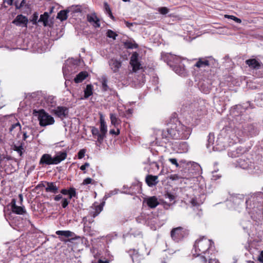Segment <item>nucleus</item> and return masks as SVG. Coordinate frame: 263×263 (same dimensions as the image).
Returning <instances> with one entry per match:
<instances>
[{"instance_id":"nucleus-1","label":"nucleus","mask_w":263,"mask_h":263,"mask_svg":"<svg viewBox=\"0 0 263 263\" xmlns=\"http://www.w3.org/2000/svg\"><path fill=\"white\" fill-rule=\"evenodd\" d=\"M206 147L210 151H222L231 144L238 142V137L234 135L233 132L229 128H223L218 135L217 140L214 142V135H209Z\"/></svg>"},{"instance_id":"nucleus-2","label":"nucleus","mask_w":263,"mask_h":263,"mask_svg":"<svg viewBox=\"0 0 263 263\" xmlns=\"http://www.w3.org/2000/svg\"><path fill=\"white\" fill-rule=\"evenodd\" d=\"M162 58L177 74L181 77H186L187 75V71L184 65L181 63L180 57L171 53H165L162 54Z\"/></svg>"},{"instance_id":"nucleus-3","label":"nucleus","mask_w":263,"mask_h":263,"mask_svg":"<svg viewBox=\"0 0 263 263\" xmlns=\"http://www.w3.org/2000/svg\"><path fill=\"white\" fill-rule=\"evenodd\" d=\"M212 243L213 242L211 240L207 239L204 236L200 238L195 241L194 245L195 253L193 255L200 256L202 254H205L212 247Z\"/></svg>"},{"instance_id":"nucleus-4","label":"nucleus","mask_w":263,"mask_h":263,"mask_svg":"<svg viewBox=\"0 0 263 263\" xmlns=\"http://www.w3.org/2000/svg\"><path fill=\"white\" fill-rule=\"evenodd\" d=\"M67 153L66 152H60L53 157L48 154H43L40 160V164L55 165L60 163L66 158Z\"/></svg>"},{"instance_id":"nucleus-5","label":"nucleus","mask_w":263,"mask_h":263,"mask_svg":"<svg viewBox=\"0 0 263 263\" xmlns=\"http://www.w3.org/2000/svg\"><path fill=\"white\" fill-rule=\"evenodd\" d=\"M100 126L99 129L95 126H91L90 128L93 137L97 139L98 143L101 144L104 138H106V134L107 133V126L102 116L100 119Z\"/></svg>"},{"instance_id":"nucleus-6","label":"nucleus","mask_w":263,"mask_h":263,"mask_svg":"<svg viewBox=\"0 0 263 263\" xmlns=\"http://www.w3.org/2000/svg\"><path fill=\"white\" fill-rule=\"evenodd\" d=\"M236 166L239 167L242 169L251 170L252 172L258 173L259 172V167L254 166L252 162V157L250 155H242L236 161Z\"/></svg>"},{"instance_id":"nucleus-7","label":"nucleus","mask_w":263,"mask_h":263,"mask_svg":"<svg viewBox=\"0 0 263 263\" xmlns=\"http://www.w3.org/2000/svg\"><path fill=\"white\" fill-rule=\"evenodd\" d=\"M32 114L34 116L37 117L39 124L41 126L52 125L54 122V118L46 113L44 109H33Z\"/></svg>"},{"instance_id":"nucleus-8","label":"nucleus","mask_w":263,"mask_h":263,"mask_svg":"<svg viewBox=\"0 0 263 263\" xmlns=\"http://www.w3.org/2000/svg\"><path fill=\"white\" fill-rule=\"evenodd\" d=\"M189 235V230L184 228L179 227L174 228L171 232L172 238L175 242H178Z\"/></svg>"},{"instance_id":"nucleus-9","label":"nucleus","mask_w":263,"mask_h":263,"mask_svg":"<svg viewBox=\"0 0 263 263\" xmlns=\"http://www.w3.org/2000/svg\"><path fill=\"white\" fill-rule=\"evenodd\" d=\"M191 114L192 118L197 120L206 113V109L204 105H200L198 102L192 103L190 106Z\"/></svg>"},{"instance_id":"nucleus-10","label":"nucleus","mask_w":263,"mask_h":263,"mask_svg":"<svg viewBox=\"0 0 263 263\" xmlns=\"http://www.w3.org/2000/svg\"><path fill=\"white\" fill-rule=\"evenodd\" d=\"M242 128V130L239 132L237 134V136H236V137H238V141H239V138L243 136H253L257 134L256 129L252 124H245Z\"/></svg>"},{"instance_id":"nucleus-11","label":"nucleus","mask_w":263,"mask_h":263,"mask_svg":"<svg viewBox=\"0 0 263 263\" xmlns=\"http://www.w3.org/2000/svg\"><path fill=\"white\" fill-rule=\"evenodd\" d=\"M35 130L30 126H25L23 129V140L26 141H31L34 138Z\"/></svg>"},{"instance_id":"nucleus-12","label":"nucleus","mask_w":263,"mask_h":263,"mask_svg":"<svg viewBox=\"0 0 263 263\" xmlns=\"http://www.w3.org/2000/svg\"><path fill=\"white\" fill-rule=\"evenodd\" d=\"M178 133L179 134L180 139H188L191 134V129L182 124H179L177 125Z\"/></svg>"},{"instance_id":"nucleus-13","label":"nucleus","mask_w":263,"mask_h":263,"mask_svg":"<svg viewBox=\"0 0 263 263\" xmlns=\"http://www.w3.org/2000/svg\"><path fill=\"white\" fill-rule=\"evenodd\" d=\"M53 114L63 120L68 116L69 109L65 106H58L53 110Z\"/></svg>"},{"instance_id":"nucleus-14","label":"nucleus","mask_w":263,"mask_h":263,"mask_svg":"<svg viewBox=\"0 0 263 263\" xmlns=\"http://www.w3.org/2000/svg\"><path fill=\"white\" fill-rule=\"evenodd\" d=\"M108 63L110 69L114 73H118L122 66V61L115 58L109 59Z\"/></svg>"},{"instance_id":"nucleus-15","label":"nucleus","mask_w":263,"mask_h":263,"mask_svg":"<svg viewBox=\"0 0 263 263\" xmlns=\"http://www.w3.org/2000/svg\"><path fill=\"white\" fill-rule=\"evenodd\" d=\"M258 195H260V193H254L247 196L245 202L247 208L253 209L255 208V202L258 199Z\"/></svg>"},{"instance_id":"nucleus-16","label":"nucleus","mask_w":263,"mask_h":263,"mask_svg":"<svg viewBox=\"0 0 263 263\" xmlns=\"http://www.w3.org/2000/svg\"><path fill=\"white\" fill-rule=\"evenodd\" d=\"M245 63L248 66L253 74L255 70L257 69L258 67L261 65L262 62L258 59L252 58L246 60Z\"/></svg>"},{"instance_id":"nucleus-17","label":"nucleus","mask_w":263,"mask_h":263,"mask_svg":"<svg viewBox=\"0 0 263 263\" xmlns=\"http://www.w3.org/2000/svg\"><path fill=\"white\" fill-rule=\"evenodd\" d=\"M28 20L27 17L19 14L16 16L15 18L12 21V23L17 26L27 27Z\"/></svg>"},{"instance_id":"nucleus-18","label":"nucleus","mask_w":263,"mask_h":263,"mask_svg":"<svg viewBox=\"0 0 263 263\" xmlns=\"http://www.w3.org/2000/svg\"><path fill=\"white\" fill-rule=\"evenodd\" d=\"M245 149L243 147L239 146L237 147H232L228 150V156L232 158L239 157L244 153Z\"/></svg>"},{"instance_id":"nucleus-19","label":"nucleus","mask_w":263,"mask_h":263,"mask_svg":"<svg viewBox=\"0 0 263 263\" xmlns=\"http://www.w3.org/2000/svg\"><path fill=\"white\" fill-rule=\"evenodd\" d=\"M130 64L133 67V71L134 72L141 68V64L138 61V54L137 52H134L132 54L130 60Z\"/></svg>"},{"instance_id":"nucleus-20","label":"nucleus","mask_w":263,"mask_h":263,"mask_svg":"<svg viewBox=\"0 0 263 263\" xmlns=\"http://www.w3.org/2000/svg\"><path fill=\"white\" fill-rule=\"evenodd\" d=\"M10 205L12 211L15 214L21 215L26 213L24 207L16 205V200L14 198L11 200Z\"/></svg>"},{"instance_id":"nucleus-21","label":"nucleus","mask_w":263,"mask_h":263,"mask_svg":"<svg viewBox=\"0 0 263 263\" xmlns=\"http://www.w3.org/2000/svg\"><path fill=\"white\" fill-rule=\"evenodd\" d=\"M87 21L95 28H99L100 27V20L95 13L87 14Z\"/></svg>"},{"instance_id":"nucleus-22","label":"nucleus","mask_w":263,"mask_h":263,"mask_svg":"<svg viewBox=\"0 0 263 263\" xmlns=\"http://www.w3.org/2000/svg\"><path fill=\"white\" fill-rule=\"evenodd\" d=\"M55 234L59 236V238L60 240L62 241H66V240L64 239L63 237H64L65 238H69V237L73 238L76 236V234H74V233H73L70 231H69V230H67V231L59 230V231H56Z\"/></svg>"},{"instance_id":"nucleus-23","label":"nucleus","mask_w":263,"mask_h":263,"mask_svg":"<svg viewBox=\"0 0 263 263\" xmlns=\"http://www.w3.org/2000/svg\"><path fill=\"white\" fill-rule=\"evenodd\" d=\"M145 182L148 186L153 187L159 182L158 177V176L147 175L145 177Z\"/></svg>"},{"instance_id":"nucleus-24","label":"nucleus","mask_w":263,"mask_h":263,"mask_svg":"<svg viewBox=\"0 0 263 263\" xmlns=\"http://www.w3.org/2000/svg\"><path fill=\"white\" fill-rule=\"evenodd\" d=\"M47 186L45 188L46 192H49L53 194H57L59 192V186L56 185L55 182H47Z\"/></svg>"},{"instance_id":"nucleus-25","label":"nucleus","mask_w":263,"mask_h":263,"mask_svg":"<svg viewBox=\"0 0 263 263\" xmlns=\"http://www.w3.org/2000/svg\"><path fill=\"white\" fill-rule=\"evenodd\" d=\"M60 193L64 195H68L69 199H71L73 197H77V193L76 189L74 187H70L69 190L66 189H62Z\"/></svg>"},{"instance_id":"nucleus-26","label":"nucleus","mask_w":263,"mask_h":263,"mask_svg":"<svg viewBox=\"0 0 263 263\" xmlns=\"http://www.w3.org/2000/svg\"><path fill=\"white\" fill-rule=\"evenodd\" d=\"M144 201L151 208H155L159 204L158 199L155 196L147 198L144 200Z\"/></svg>"},{"instance_id":"nucleus-27","label":"nucleus","mask_w":263,"mask_h":263,"mask_svg":"<svg viewBox=\"0 0 263 263\" xmlns=\"http://www.w3.org/2000/svg\"><path fill=\"white\" fill-rule=\"evenodd\" d=\"M168 133L170 136L174 139H180L179 134L178 133L177 125H172L168 128Z\"/></svg>"},{"instance_id":"nucleus-28","label":"nucleus","mask_w":263,"mask_h":263,"mask_svg":"<svg viewBox=\"0 0 263 263\" xmlns=\"http://www.w3.org/2000/svg\"><path fill=\"white\" fill-rule=\"evenodd\" d=\"M156 140H160L161 139H166L167 140L168 136H170L169 134L168 133V129L166 131L162 130H158L156 132Z\"/></svg>"},{"instance_id":"nucleus-29","label":"nucleus","mask_w":263,"mask_h":263,"mask_svg":"<svg viewBox=\"0 0 263 263\" xmlns=\"http://www.w3.org/2000/svg\"><path fill=\"white\" fill-rule=\"evenodd\" d=\"M210 65L209 61L204 58H199L198 61L194 65V67L199 68H205Z\"/></svg>"},{"instance_id":"nucleus-30","label":"nucleus","mask_w":263,"mask_h":263,"mask_svg":"<svg viewBox=\"0 0 263 263\" xmlns=\"http://www.w3.org/2000/svg\"><path fill=\"white\" fill-rule=\"evenodd\" d=\"M88 76V72L86 71L80 72L78 74L76 78L74 79V81L76 83H79L82 82L84 79H85Z\"/></svg>"},{"instance_id":"nucleus-31","label":"nucleus","mask_w":263,"mask_h":263,"mask_svg":"<svg viewBox=\"0 0 263 263\" xmlns=\"http://www.w3.org/2000/svg\"><path fill=\"white\" fill-rule=\"evenodd\" d=\"M244 196L242 194L237 195L233 198V202L236 206H239L244 202Z\"/></svg>"},{"instance_id":"nucleus-32","label":"nucleus","mask_w":263,"mask_h":263,"mask_svg":"<svg viewBox=\"0 0 263 263\" xmlns=\"http://www.w3.org/2000/svg\"><path fill=\"white\" fill-rule=\"evenodd\" d=\"M110 119L111 123L114 125L115 127L117 126L121 123L120 120L117 118L115 114L111 113L110 114Z\"/></svg>"},{"instance_id":"nucleus-33","label":"nucleus","mask_w":263,"mask_h":263,"mask_svg":"<svg viewBox=\"0 0 263 263\" xmlns=\"http://www.w3.org/2000/svg\"><path fill=\"white\" fill-rule=\"evenodd\" d=\"M12 149L14 151L16 152L18 154V156L20 157L22 156L23 152L25 151L22 144L19 145L14 144L13 146Z\"/></svg>"},{"instance_id":"nucleus-34","label":"nucleus","mask_w":263,"mask_h":263,"mask_svg":"<svg viewBox=\"0 0 263 263\" xmlns=\"http://www.w3.org/2000/svg\"><path fill=\"white\" fill-rule=\"evenodd\" d=\"M69 11H68V9L65 10H61L58 13L57 18L61 21L66 20L67 18V13Z\"/></svg>"},{"instance_id":"nucleus-35","label":"nucleus","mask_w":263,"mask_h":263,"mask_svg":"<svg viewBox=\"0 0 263 263\" xmlns=\"http://www.w3.org/2000/svg\"><path fill=\"white\" fill-rule=\"evenodd\" d=\"M253 75L259 78H263V63H262L261 65L258 67L257 69H256L255 72L253 73Z\"/></svg>"},{"instance_id":"nucleus-36","label":"nucleus","mask_w":263,"mask_h":263,"mask_svg":"<svg viewBox=\"0 0 263 263\" xmlns=\"http://www.w3.org/2000/svg\"><path fill=\"white\" fill-rule=\"evenodd\" d=\"M92 95V86L90 84L87 85L84 90V98H88Z\"/></svg>"},{"instance_id":"nucleus-37","label":"nucleus","mask_w":263,"mask_h":263,"mask_svg":"<svg viewBox=\"0 0 263 263\" xmlns=\"http://www.w3.org/2000/svg\"><path fill=\"white\" fill-rule=\"evenodd\" d=\"M48 17V13L45 12L43 14L41 15L39 22H43L44 26H46L47 25Z\"/></svg>"},{"instance_id":"nucleus-38","label":"nucleus","mask_w":263,"mask_h":263,"mask_svg":"<svg viewBox=\"0 0 263 263\" xmlns=\"http://www.w3.org/2000/svg\"><path fill=\"white\" fill-rule=\"evenodd\" d=\"M207 259L205 256L201 255L199 257V263H206ZM209 263H219L218 260L216 259H209Z\"/></svg>"},{"instance_id":"nucleus-39","label":"nucleus","mask_w":263,"mask_h":263,"mask_svg":"<svg viewBox=\"0 0 263 263\" xmlns=\"http://www.w3.org/2000/svg\"><path fill=\"white\" fill-rule=\"evenodd\" d=\"M102 89L104 91H107L109 90V87L107 85V79L106 77H102L101 78Z\"/></svg>"},{"instance_id":"nucleus-40","label":"nucleus","mask_w":263,"mask_h":263,"mask_svg":"<svg viewBox=\"0 0 263 263\" xmlns=\"http://www.w3.org/2000/svg\"><path fill=\"white\" fill-rule=\"evenodd\" d=\"M21 129V126L18 122H16V123H14L13 124H12L9 128V132L12 134H14L13 133L14 130L16 131L17 130H20Z\"/></svg>"},{"instance_id":"nucleus-41","label":"nucleus","mask_w":263,"mask_h":263,"mask_svg":"<svg viewBox=\"0 0 263 263\" xmlns=\"http://www.w3.org/2000/svg\"><path fill=\"white\" fill-rule=\"evenodd\" d=\"M68 11L73 13H78L81 12V6L79 5L72 6L71 7L68 8Z\"/></svg>"},{"instance_id":"nucleus-42","label":"nucleus","mask_w":263,"mask_h":263,"mask_svg":"<svg viewBox=\"0 0 263 263\" xmlns=\"http://www.w3.org/2000/svg\"><path fill=\"white\" fill-rule=\"evenodd\" d=\"M164 197L166 200H167L168 202H172L173 203L175 202L174 200L175 199V196L169 192H166L164 195Z\"/></svg>"},{"instance_id":"nucleus-43","label":"nucleus","mask_w":263,"mask_h":263,"mask_svg":"<svg viewBox=\"0 0 263 263\" xmlns=\"http://www.w3.org/2000/svg\"><path fill=\"white\" fill-rule=\"evenodd\" d=\"M130 256L132 258V259L133 262H135V259H136L139 256L138 252L137 250L134 249L133 250H130L129 251Z\"/></svg>"},{"instance_id":"nucleus-44","label":"nucleus","mask_w":263,"mask_h":263,"mask_svg":"<svg viewBox=\"0 0 263 263\" xmlns=\"http://www.w3.org/2000/svg\"><path fill=\"white\" fill-rule=\"evenodd\" d=\"M125 47L128 49H136L138 47V45L135 43L131 42H127L125 43Z\"/></svg>"},{"instance_id":"nucleus-45","label":"nucleus","mask_w":263,"mask_h":263,"mask_svg":"<svg viewBox=\"0 0 263 263\" xmlns=\"http://www.w3.org/2000/svg\"><path fill=\"white\" fill-rule=\"evenodd\" d=\"M106 34L107 37L109 38H112L114 40L116 39V36H117V34H116V32L110 29L107 30Z\"/></svg>"},{"instance_id":"nucleus-46","label":"nucleus","mask_w":263,"mask_h":263,"mask_svg":"<svg viewBox=\"0 0 263 263\" xmlns=\"http://www.w3.org/2000/svg\"><path fill=\"white\" fill-rule=\"evenodd\" d=\"M70 199H69V198H63L61 201L62 207L64 209H65L69 204V203L70 202Z\"/></svg>"},{"instance_id":"nucleus-47","label":"nucleus","mask_w":263,"mask_h":263,"mask_svg":"<svg viewBox=\"0 0 263 263\" xmlns=\"http://www.w3.org/2000/svg\"><path fill=\"white\" fill-rule=\"evenodd\" d=\"M224 17H225L226 18H230V19H231V20H234L235 22H236V23H237L240 24V23H241V20L240 18H238V17H237L235 16H234V15H224Z\"/></svg>"},{"instance_id":"nucleus-48","label":"nucleus","mask_w":263,"mask_h":263,"mask_svg":"<svg viewBox=\"0 0 263 263\" xmlns=\"http://www.w3.org/2000/svg\"><path fill=\"white\" fill-rule=\"evenodd\" d=\"M158 11L163 15L166 14L169 12V9L165 7H160L158 8Z\"/></svg>"},{"instance_id":"nucleus-49","label":"nucleus","mask_w":263,"mask_h":263,"mask_svg":"<svg viewBox=\"0 0 263 263\" xmlns=\"http://www.w3.org/2000/svg\"><path fill=\"white\" fill-rule=\"evenodd\" d=\"M25 4V0H22L20 4H17V1H14V5L16 9H20L23 7Z\"/></svg>"},{"instance_id":"nucleus-50","label":"nucleus","mask_w":263,"mask_h":263,"mask_svg":"<svg viewBox=\"0 0 263 263\" xmlns=\"http://www.w3.org/2000/svg\"><path fill=\"white\" fill-rule=\"evenodd\" d=\"M168 161L173 165H175L176 167L179 166V164L177 162V160L176 158H169Z\"/></svg>"},{"instance_id":"nucleus-51","label":"nucleus","mask_w":263,"mask_h":263,"mask_svg":"<svg viewBox=\"0 0 263 263\" xmlns=\"http://www.w3.org/2000/svg\"><path fill=\"white\" fill-rule=\"evenodd\" d=\"M85 152H86L85 149H81L78 153V158L80 159L83 158L85 156Z\"/></svg>"},{"instance_id":"nucleus-52","label":"nucleus","mask_w":263,"mask_h":263,"mask_svg":"<svg viewBox=\"0 0 263 263\" xmlns=\"http://www.w3.org/2000/svg\"><path fill=\"white\" fill-rule=\"evenodd\" d=\"M200 90L204 93H208L210 92V88L208 87H204L203 85H201L200 86Z\"/></svg>"},{"instance_id":"nucleus-53","label":"nucleus","mask_w":263,"mask_h":263,"mask_svg":"<svg viewBox=\"0 0 263 263\" xmlns=\"http://www.w3.org/2000/svg\"><path fill=\"white\" fill-rule=\"evenodd\" d=\"M150 166H151L153 169H156L157 170L159 169V165L155 161H153L152 163H151Z\"/></svg>"},{"instance_id":"nucleus-54","label":"nucleus","mask_w":263,"mask_h":263,"mask_svg":"<svg viewBox=\"0 0 263 263\" xmlns=\"http://www.w3.org/2000/svg\"><path fill=\"white\" fill-rule=\"evenodd\" d=\"M92 181H93V180L91 178L88 177L83 180L82 184L84 185H87V184H89L90 183H93V182H92Z\"/></svg>"},{"instance_id":"nucleus-55","label":"nucleus","mask_w":263,"mask_h":263,"mask_svg":"<svg viewBox=\"0 0 263 263\" xmlns=\"http://www.w3.org/2000/svg\"><path fill=\"white\" fill-rule=\"evenodd\" d=\"M63 197H62V195L61 194H58L57 195H55L53 197V199L54 201H58L60 200H62L63 199Z\"/></svg>"},{"instance_id":"nucleus-56","label":"nucleus","mask_w":263,"mask_h":263,"mask_svg":"<svg viewBox=\"0 0 263 263\" xmlns=\"http://www.w3.org/2000/svg\"><path fill=\"white\" fill-rule=\"evenodd\" d=\"M104 8L108 14L111 12L109 6L107 3H104Z\"/></svg>"},{"instance_id":"nucleus-57","label":"nucleus","mask_w":263,"mask_h":263,"mask_svg":"<svg viewBox=\"0 0 263 263\" xmlns=\"http://www.w3.org/2000/svg\"><path fill=\"white\" fill-rule=\"evenodd\" d=\"M180 146H182L183 149V152H186L188 150V146L187 145V143L185 142L182 143L181 144H180Z\"/></svg>"},{"instance_id":"nucleus-58","label":"nucleus","mask_w":263,"mask_h":263,"mask_svg":"<svg viewBox=\"0 0 263 263\" xmlns=\"http://www.w3.org/2000/svg\"><path fill=\"white\" fill-rule=\"evenodd\" d=\"M109 134L111 135H118L120 134V130L119 129L116 132L114 129H110L109 130Z\"/></svg>"},{"instance_id":"nucleus-59","label":"nucleus","mask_w":263,"mask_h":263,"mask_svg":"<svg viewBox=\"0 0 263 263\" xmlns=\"http://www.w3.org/2000/svg\"><path fill=\"white\" fill-rule=\"evenodd\" d=\"M89 166V164L88 162H86L84 163V164L82 165L80 167V170L82 171L85 170L86 168L88 167Z\"/></svg>"},{"instance_id":"nucleus-60","label":"nucleus","mask_w":263,"mask_h":263,"mask_svg":"<svg viewBox=\"0 0 263 263\" xmlns=\"http://www.w3.org/2000/svg\"><path fill=\"white\" fill-rule=\"evenodd\" d=\"M170 179H172L173 180H178L179 179V177L177 175H176V174L172 175L170 176Z\"/></svg>"},{"instance_id":"nucleus-61","label":"nucleus","mask_w":263,"mask_h":263,"mask_svg":"<svg viewBox=\"0 0 263 263\" xmlns=\"http://www.w3.org/2000/svg\"><path fill=\"white\" fill-rule=\"evenodd\" d=\"M190 202L193 206H196L198 205L196 200L195 198H192Z\"/></svg>"},{"instance_id":"nucleus-62","label":"nucleus","mask_w":263,"mask_h":263,"mask_svg":"<svg viewBox=\"0 0 263 263\" xmlns=\"http://www.w3.org/2000/svg\"><path fill=\"white\" fill-rule=\"evenodd\" d=\"M258 259L259 261L263 263V251H261L260 255L258 256Z\"/></svg>"},{"instance_id":"nucleus-63","label":"nucleus","mask_w":263,"mask_h":263,"mask_svg":"<svg viewBox=\"0 0 263 263\" xmlns=\"http://www.w3.org/2000/svg\"><path fill=\"white\" fill-rule=\"evenodd\" d=\"M194 165V167L196 168V170L198 171V174H199L200 173L199 171L201 170L200 166L197 163H195Z\"/></svg>"},{"instance_id":"nucleus-64","label":"nucleus","mask_w":263,"mask_h":263,"mask_svg":"<svg viewBox=\"0 0 263 263\" xmlns=\"http://www.w3.org/2000/svg\"><path fill=\"white\" fill-rule=\"evenodd\" d=\"M98 263H109V261L108 260H103L101 259H99L98 260Z\"/></svg>"}]
</instances>
